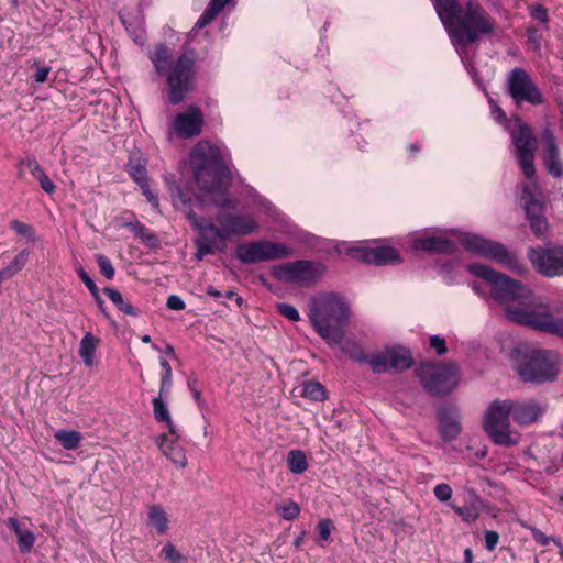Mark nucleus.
Segmentation results:
<instances>
[{
    "mask_svg": "<svg viewBox=\"0 0 563 563\" xmlns=\"http://www.w3.org/2000/svg\"><path fill=\"white\" fill-rule=\"evenodd\" d=\"M467 269L472 275L490 285L492 297L505 307L509 320L563 339V305L555 309V312L562 318H555L547 308H511L510 303L523 302L529 299L531 291L528 287L484 264H470Z\"/></svg>",
    "mask_w": 563,
    "mask_h": 563,
    "instance_id": "obj_1",
    "label": "nucleus"
},
{
    "mask_svg": "<svg viewBox=\"0 0 563 563\" xmlns=\"http://www.w3.org/2000/svg\"><path fill=\"white\" fill-rule=\"evenodd\" d=\"M169 194L175 207L188 209L186 219L199 232V235L194 240L196 247L195 258L197 261H202L205 256L213 255L218 252L224 253L230 236L249 235L258 228L255 219L250 216L233 214L224 211H220L216 217V221L220 225L218 227L210 220L198 217L195 213L190 208L191 197L184 188L173 185L169 187Z\"/></svg>",
    "mask_w": 563,
    "mask_h": 563,
    "instance_id": "obj_2",
    "label": "nucleus"
},
{
    "mask_svg": "<svg viewBox=\"0 0 563 563\" xmlns=\"http://www.w3.org/2000/svg\"><path fill=\"white\" fill-rule=\"evenodd\" d=\"M189 164L200 191L197 199L201 205L232 209L236 207L228 195L225 184L231 180V172L224 164L218 146L208 142L198 143L190 153Z\"/></svg>",
    "mask_w": 563,
    "mask_h": 563,
    "instance_id": "obj_3",
    "label": "nucleus"
},
{
    "mask_svg": "<svg viewBox=\"0 0 563 563\" xmlns=\"http://www.w3.org/2000/svg\"><path fill=\"white\" fill-rule=\"evenodd\" d=\"M148 57L156 74L166 79L169 103L180 104L196 86L195 52L186 51L173 60L172 49L165 43H161L148 54Z\"/></svg>",
    "mask_w": 563,
    "mask_h": 563,
    "instance_id": "obj_4",
    "label": "nucleus"
},
{
    "mask_svg": "<svg viewBox=\"0 0 563 563\" xmlns=\"http://www.w3.org/2000/svg\"><path fill=\"white\" fill-rule=\"evenodd\" d=\"M351 317L347 300L340 294L329 292L312 300L309 319L310 322L328 345L336 346L343 343L345 327Z\"/></svg>",
    "mask_w": 563,
    "mask_h": 563,
    "instance_id": "obj_5",
    "label": "nucleus"
},
{
    "mask_svg": "<svg viewBox=\"0 0 563 563\" xmlns=\"http://www.w3.org/2000/svg\"><path fill=\"white\" fill-rule=\"evenodd\" d=\"M495 29V21L487 11L479 3L468 0L448 33L465 64L464 55L467 54L468 46L476 43L482 35H492Z\"/></svg>",
    "mask_w": 563,
    "mask_h": 563,
    "instance_id": "obj_6",
    "label": "nucleus"
},
{
    "mask_svg": "<svg viewBox=\"0 0 563 563\" xmlns=\"http://www.w3.org/2000/svg\"><path fill=\"white\" fill-rule=\"evenodd\" d=\"M461 243L466 251L490 258L519 276H526L529 273V268L518 255L515 252H510L500 242L488 240L477 234H466L461 240Z\"/></svg>",
    "mask_w": 563,
    "mask_h": 563,
    "instance_id": "obj_7",
    "label": "nucleus"
},
{
    "mask_svg": "<svg viewBox=\"0 0 563 563\" xmlns=\"http://www.w3.org/2000/svg\"><path fill=\"white\" fill-rule=\"evenodd\" d=\"M416 373L424 390L431 396L450 394L460 379L455 364L422 363Z\"/></svg>",
    "mask_w": 563,
    "mask_h": 563,
    "instance_id": "obj_8",
    "label": "nucleus"
},
{
    "mask_svg": "<svg viewBox=\"0 0 563 563\" xmlns=\"http://www.w3.org/2000/svg\"><path fill=\"white\" fill-rule=\"evenodd\" d=\"M559 367L547 350H531L527 352L517 365V373L526 383L544 384L554 382L559 375Z\"/></svg>",
    "mask_w": 563,
    "mask_h": 563,
    "instance_id": "obj_9",
    "label": "nucleus"
},
{
    "mask_svg": "<svg viewBox=\"0 0 563 563\" xmlns=\"http://www.w3.org/2000/svg\"><path fill=\"white\" fill-rule=\"evenodd\" d=\"M511 408V400H495L486 413L484 430L497 445L511 446L517 443L509 432Z\"/></svg>",
    "mask_w": 563,
    "mask_h": 563,
    "instance_id": "obj_10",
    "label": "nucleus"
},
{
    "mask_svg": "<svg viewBox=\"0 0 563 563\" xmlns=\"http://www.w3.org/2000/svg\"><path fill=\"white\" fill-rule=\"evenodd\" d=\"M292 253V250L284 243L257 240L239 244L233 256L243 264H255L287 258Z\"/></svg>",
    "mask_w": 563,
    "mask_h": 563,
    "instance_id": "obj_11",
    "label": "nucleus"
},
{
    "mask_svg": "<svg viewBox=\"0 0 563 563\" xmlns=\"http://www.w3.org/2000/svg\"><path fill=\"white\" fill-rule=\"evenodd\" d=\"M506 89L517 106L525 102L541 106L544 102L542 92L525 68L516 67L509 71Z\"/></svg>",
    "mask_w": 563,
    "mask_h": 563,
    "instance_id": "obj_12",
    "label": "nucleus"
},
{
    "mask_svg": "<svg viewBox=\"0 0 563 563\" xmlns=\"http://www.w3.org/2000/svg\"><path fill=\"white\" fill-rule=\"evenodd\" d=\"M511 141L523 175L528 179H532L536 176L537 137L527 123H520L518 129L511 133Z\"/></svg>",
    "mask_w": 563,
    "mask_h": 563,
    "instance_id": "obj_13",
    "label": "nucleus"
},
{
    "mask_svg": "<svg viewBox=\"0 0 563 563\" xmlns=\"http://www.w3.org/2000/svg\"><path fill=\"white\" fill-rule=\"evenodd\" d=\"M528 258L540 275L548 278L563 276V246L551 244L531 247Z\"/></svg>",
    "mask_w": 563,
    "mask_h": 563,
    "instance_id": "obj_14",
    "label": "nucleus"
},
{
    "mask_svg": "<svg viewBox=\"0 0 563 563\" xmlns=\"http://www.w3.org/2000/svg\"><path fill=\"white\" fill-rule=\"evenodd\" d=\"M347 253L352 257L363 263L374 264L377 266L401 263V256L399 252L395 247L387 245H380L376 247L358 245L350 247Z\"/></svg>",
    "mask_w": 563,
    "mask_h": 563,
    "instance_id": "obj_15",
    "label": "nucleus"
},
{
    "mask_svg": "<svg viewBox=\"0 0 563 563\" xmlns=\"http://www.w3.org/2000/svg\"><path fill=\"white\" fill-rule=\"evenodd\" d=\"M541 140L543 142L542 164L545 170L555 179L563 178V161L553 131L550 128H543Z\"/></svg>",
    "mask_w": 563,
    "mask_h": 563,
    "instance_id": "obj_16",
    "label": "nucleus"
},
{
    "mask_svg": "<svg viewBox=\"0 0 563 563\" xmlns=\"http://www.w3.org/2000/svg\"><path fill=\"white\" fill-rule=\"evenodd\" d=\"M203 125V114L197 107H188L186 112H180L175 117L174 130L176 134L184 139H190L201 133Z\"/></svg>",
    "mask_w": 563,
    "mask_h": 563,
    "instance_id": "obj_17",
    "label": "nucleus"
},
{
    "mask_svg": "<svg viewBox=\"0 0 563 563\" xmlns=\"http://www.w3.org/2000/svg\"><path fill=\"white\" fill-rule=\"evenodd\" d=\"M292 283L301 285H313L324 274L325 266L320 262L308 260L294 261Z\"/></svg>",
    "mask_w": 563,
    "mask_h": 563,
    "instance_id": "obj_18",
    "label": "nucleus"
},
{
    "mask_svg": "<svg viewBox=\"0 0 563 563\" xmlns=\"http://www.w3.org/2000/svg\"><path fill=\"white\" fill-rule=\"evenodd\" d=\"M511 418L521 426L533 423L542 415L543 409L534 400L511 401Z\"/></svg>",
    "mask_w": 563,
    "mask_h": 563,
    "instance_id": "obj_19",
    "label": "nucleus"
},
{
    "mask_svg": "<svg viewBox=\"0 0 563 563\" xmlns=\"http://www.w3.org/2000/svg\"><path fill=\"white\" fill-rule=\"evenodd\" d=\"M415 250L435 254H453L456 250L454 242L441 236H424L413 241Z\"/></svg>",
    "mask_w": 563,
    "mask_h": 563,
    "instance_id": "obj_20",
    "label": "nucleus"
},
{
    "mask_svg": "<svg viewBox=\"0 0 563 563\" xmlns=\"http://www.w3.org/2000/svg\"><path fill=\"white\" fill-rule=\"evenodd\" d=\"M439 430L443 441L450 442L459 437L462 427L452 409L443 407L438 412Z\"/></svg>",
    "mask_w": 563,
    "mask_h": 563,
    "instance_id": "obj_21",
    "label": "nucleus"
},
{
    "mask_svg": "<svg viewBox=\"0 0 563 563\" xmlns=\"http://www.w3.org/2000/svg\"><path fill=\"white\" fill-rule=\"evenodd\" d=\"M432 3L446 31L464 9V4L460 3L459 0H432Z\"/></svg>",
    "mask_w": 563,
    "mask_h": 563,
    "instance_id": "obj_22",
    "label": "nucleus"
},
{
    "mask_svg": "<svg viewBox=\"0 0 563 563\" xmlns=\"http://www.w3.org/2000/svg\"><path fill=\"white\" fill-rule=\"evenodd\" d=\"M385 352L388 363V373H400L410 368L413 364L410 352L404 347H388Z\"/></svg>",
    "mask_w": 563,
    "mask_h": 563,
    "instance_id": "obj_23",
    "label": "nucleus"
},
{
    "mask_svg": "<svg viewBox=\"0 0 563 563\" xmlns=\"http://www.w3.org/2000/svg\"><path fill=\"white\" fill-rule=\"evenodd\" d=\"M157 445L162 453L169 459L174 464L184 468L187 465V457L183 448L173 439H168L167 435L162 434L157 440Z\"/></svg>",
    "mask_w": 563,
    "mask_h": 563,
    "instance_id": "obj_24",
    "label": "nucleus"
},
{
    "mask_svg": "<svg viewBox=\"0 0 563 563\" xmlns=\"http://www.w3.org/2000/svg\"><path fill=\"white\" fill-rule=\"evenodd\" d=\"M7 527L16 534L20 552L23 554L30 553L35 542L34 533L30 530L22 529L19 520L15 518H9L7 520Z\"/></svg>",
    "mask_w": 563,
    "mask_h": 563,
    "instance_id": "obj_25",
    "label": "nucleus"
},
{
    "mask_svg": "<svg viewBox=\"0 0 563 563\" xmlns=\"http://www.w3.org/2000/svg\"><path fill=\"white\" fill-rule=\"evenodd\" d=\"M148 521L155 528L158 534H164L168 530V516L161 505L153 504L148 506Z\"/></svg>",
    "mask_w": 563,
    "mask_h": 563,
    "instance_id": "obj_26",
    "label": "nucleus"
},
{
    "mask_svg": "<svg viewBox=\"0 0 563 563\" xmlns=\"http://www.w3.org/2000/svg\"><path fill=\"white\" fill-rule=\"evenodd\" d=\"M103 292L109 297L112 303L120 310L122 313L137 317L140 310L133 307L129 301L124 300L123 296L114 288L106 287L103 288Z\"/></svg>",
    "mask_w": 563,
    "mask_h": 563,
    "instance_id": "obj_27",
    "label": "nucleus"
},
{
    "mask_svg": "<svg viewBox=\"0 0 563 563\" xmlns=\"http://www.w3.org/2000/svg\"><path fill=\"white\" fill-rule=\"evenodd\" d=\"M97 342L91 332H86L79 343V355L87 366L93 365Z\"/></svg>",
    "mask_w": 563,
    "mask_h": 563,
    "instance_id": "obj_28",
    "label": "nucleus"
},
{
    "mask_svg": "<svg viewBox=\"0 0 563 563\" xmlns=\"http://www.w3.org/2000/svg\"><path fill=\"white\" fill-rule=\"evenodd\" d=\"M54 438L65 450H76L81 442V433L76 430L59 429L54 433Z\"/></svg>",
    "mask_w": 563,
    "mask_h": 563,
    "instance_id": "obj_29",
    "label": "nucleus"
},
{
    "mask_svg": "<svg viewBox=\"0 0 563 563\" xmlns=\"http://www.w3.org/2000/svg\"><path fill=\"white\" fill-rule=\"evenodd\" d=\"M289 471L299 475L308 470L307 456L301 450H290L286 457Z\"/></svg>",
    "mask_w": 563,
    "mask_h": 563,
    "instance_id": "obj_30",
    "label": "nucleus"
},
{
    "mask_svg": "<svg viewBox=\"0 0 563 563\" xmlns=\"http://www.w3.org/2000/svg\"><path fill=\"white\" fill-rule=\"evenodd\" d=\"M301 396L312 401H323L327 399L325 387L319 382H305L301 386Z\"/></svg>",
    "mask_w": 563,
    "mask_h": 563,
    "instance_id": "obj_31",
    "label": "nucleus"
},
{
    "mask_svg": "<svg viewBox=\"0 0 563 563\" xmlns=\"http://www.w3.org/2000/svg\"><path fill=\"white\" fill-rule=\"evenodd\" d=\"M126 170L137 185L148 181L146 165L141 158H130Z\"/></svg>",
    "mask_w": 563,
    "mask_h": 563,
    "instance_id": "obj_32",
    "label": "nucleus"
},
{
    "mask_svg": "<svg viewBox=\"0 0 563 563\" xmlns=\"http://www.w3.org/2000/svg\"><path fill=\"white\" fill-rule=\"evenodd\" d=\"M124 227L130 228L140 240L148 246L156 243V235L140 221L126 222Z\"/></svg>",
    "mask_w": 563,
    "mask_h": 563,
    "instance_id": "obj_33",
    "label": "nucleus"
},
{
    "mask_svg": "<svg viewBox=\"0 0 563 563\" xmlns=\"http://www.w3.org/2000/svg\"><path fill=\"white\" fill-rule=\"evenodd\" d=\"M386 352H377L369 355V357H363L362 361H366L375 374L388 373V363L386 360Z\"/></svg>",
    "mask_w": 563,
    "mask_h": 563,
    "instance_id": "obj_34",
    "label": "nucleus"
},
{
    "mask_svg": "<svg viewBox=\"0 0 563 563\" xmlns=\"http://www.w3.org/2000/svg\"><path fill=\"white\" fill-rule=\"evenodd\" d=\"M275 511L285 520H295L300 514V506L294 500H289L285 505H277Z\"/></svg>",
    "mask_w": 563,
    "mask_h": 563,
    "instance_id": "obj_35",
    "label": "nucleus"
},
{
    "mask_svg": "<svg viewBox=\"0 0 563 563\" xmlns=\"http://www.w3.org/2000/svg\"><path fill=\"white\" fill-rule=\"evenodd\" d=\"M166 394L161 396V394H159L158 397H155L152 400L153 415H154L155 420L158 422H169V418H170L169 410H168L166 404L163 401V397Z\"/></svg>",
    "mask_w": 563,
    "mask_h": 563,
    "instance_id": "obj_36",
    "label": "nucleus"
},
{
    "mask_svg": "<svg viewBox=\"0 0 563 563\" xmlns=\"http://www.w3.org/2000/svg\"><path fill=\"white\" fill-rule=\"evenodd\" d=\"M294 262H287L284 264H279L274 266L272 269V275L274 278L278 280H283L286 283H292V274H294Z\"/></svg>",
    "mask_w": 563,
    "mask_h": 563,
    "instance_id": "obj_37",
    "label": "nucleus"
},
{
    "mask_svg": "<svg viewBox=\"0 0 563 563\" xmlns=\"http://www.w3.org/2000/svg\"><path fill=\"white\" fill-rule=\"evenodd\" d=\"M30 252L27 250H22L16 254V256L13 258V261L4 267L7 271H9L10 275L13 277L19 272H21L24 266L26 265L29 261Z\"/></svg>",
    "mask_w": 563,
    "mask_h": 563,
    "instance_id": "obj_38",
    "label": "nucleus"
},
{
    "mask_svg": "<svg viewBox=\"0 0 563 563\" xmlns=\"http://www.w3.org/2000/svg\"><path fill=\"white\" fill-rule=\"evenodd\" d=\"M159 365L162 367V376H161V396L164 394H167L169 391V388L172 386V366L165 358L159 360Z\"/></svg>",
    "mask_w": 563,
    "mask_h": 563,
    "instance_id": "obj_39",
    "label": "nucleus"
},
{
    "mask_svg": "<svg viewBox=\"0 0 563 563\" xmlns=\"http://www.w3.org/2000/svg\"><path fill=\"white\" fill-rule=\"evenodd\" d=\"M465 506L470 507L472 510L477 511L478 514H481L485 507L484 499L476 493L474 488L465 489Z\"/></svg>",
    "mask_w": 563,
    "mask_h": 563,
    "instance_id": "obj_40",
    "label": "nucleus"
},
{
    "mask_svg": "<svg viewBox=\"0 0 563 563\" xmlns=\"http://www.w3.org/2000/svg\"><path fill=\"white\" fill-rule=\"evenodd\" d=\"M96 262L99 266L100 273L109 280H112L115 275V269L112 265V262L110 258H108L103 254H96L95 255Z\"/></svg>",
    "mask_w": 563,
    "mask_h": 563,
    "instance_id": "obj_41",
    "label": "nucleus"
},
{
    "mask_svg": "<svg viewBox=\"0 0 563 563\" xmlns=\"http://www.w3.org/2000/svg\"><path fill=\"white\" fill-rule=\"evenodd\" d=\"M10 228L16 234L26 238L29 241H35V231L32 225L21 222L19 220H12L10 222Z\"/></svg>",
    "mask_w": 563,
    "mask_h": 563,
    "instance_id": "obj_42",
    "label": "nucleus"
},
{
    "mask_svg": "<svg viewBox=\"0 0 563 563\" xmlns=\"http://www.w3.org/2000/svg\"><path fill=\"white\" fill-rule=\"evenodd\" d=\"M450 507L466 523H474L479 517V514L477 511L472 510L467 506L461 507V506H456L454 504H450Z\"/></svg>",
    "mask_w": 563,
    "mask_h": 563,
    "instance_id": "obj_43",
    "label": "nucleus"
},
{
    "mask_svg": "<svg viewBox=\"0 0 563 563\" xmlns=\"http://www.w3.org/2000/svg\"><path fill=\"white\" fill-rule=\"evenodd\" d=\"M161 555L169 563H184L185 561V556L170 542L163 547Z\"/></svg>",
    "mask_w": 563,
    "mask_h": 563,
    "instance_id": "obj_44",
    "label": "nucleus"
},
{
    "mask_svg": "<svg viewBox=\"0 0 563 563\" xmlns=\"http://www.w3.org/2000/svg\"><path fill=\"white\" fill-rule=\"evenodd\" d=\"M276 310L290 321L297 322L300 320L299 311L290 303L279 302L276 305Z\"/></svg>",
    "mask_w": 563,
    "mask_h": 563,
    "instance_id": "obj_45",
    "label": "nucleus"
},
{
    "mask_svg": "<svg viewBox=\"0 0 563 563\" xmlns=\"http://www.w3.org/2000/svg\"><path fill=\"white\" fill-rule=\"evenodd\" d=\"M525 210L527 218L529 220L543 216V206L539 201H537L534 198H530L528 201H526Z\"/></svg>",
    "mask_w": 563,
    "mask_h": 563,
    "instance_id": "obj_46",
    "label": "nucleus"
},
{
    "mask_svg": "<svg viewBox=\"0 0 563 563\" xmlns=\"http://www.w3.org/2000/svg\"><path fill=\"white\" fill-rule=\"evenodd\" d=\"M77 275L80 278V280L85 284V286L88 288L92 297H97L99 294V288L92 280V278L89 276V274L84 269V267L79 266L77 269Z\"/></svg>",
    "mask_w": 563,
    "mask_h": 563,
    "instance_id": "obj_47",
    "label": "nucleus"
},
{
    "mask_svg": "<svg viewBox=\"0 0 563 563\" xmlns=\"http://www.w3.org/2000/svg\"><path fill=\"white\" fill-rule=\"evenodd\" d=\"M529 224L538 238H541L548 230V221L544 216L536 217L529 220Z\"/></svg>",
    "mask_w": 563,
    "mask_h": 563,
    "instance_id": "obj_48",
    "label": "nucleus"
},
{
    "mask_svg": "<svg viewBox=\"0 0 563 563\" xmlns=\"http://www.w3.org/2000/svg\"><path fill=\"white\" fill-rule=\"evenodd\" d=\"M333 522L330 519H322L318 522V541H328L330 539Z\"/></svg>",
    "mask_w": 563,
    "mask_h": 563,
    "instance_id": "obj_49",
    "label": "nucleus"
},
{
    "mask_svg": "<svg viewBox=\"0 0 563 563\" xmlns=\"http://www.w3.org/2000/svg\"><path fill=\"white\" fill-rule=\"evenodd\" d=\"M433 494L438 500L445 503L449 501L452 497V488L450 485L441 483L435 485L433 488Z\"/></svg>",
    "mask_w": 563,
    "mask_h": 563,
    "instance_id": "obj_50",
    "label": "nucleus"
},
{
    "mask_svg": "<svg viewBox=\"0 0 563 563\" xmlns=\"http://www.w3.org/2000/svg\"><path fill=\"white\" fill-rule=\"evenodd\" d=\"M187 384H188V388L191 391L192 397H194L196 404L198 405V407L203 408L205 400L202 398L201 391L198 389V379H197V377L190 376L188 378Z\"/></svg>",
    "mask_w": 563,
    "mask_h": 563,
    "instance_id": "obj_51",
    "label": "nucleus"
},
{
    "mask_svg": "<svg viewBox=\"0 0 563 563\" xmlns=\"http://www.w3.org/2000/svg\"><path fill=\"white\" fill-rule=\"evenodd\" d=\"M24 163L26 164V168L37 180L46 174L34 156H27L24 158Z\"/></svg>",
    "mask_w": 563,
    "mask_h": 563,
    "instance_id": "obj_52",
    "label": "nucleus"
},
{
    "mask_svg": "<svg viewBox=\"0 0 563 563\" xmlns=\"http://www.w3.org/2000/svg\"><path fill=\"white\" fill-rule=\"evenodd\" d=\"M430 347L435 350L439 356H442L448 352L445 339L438 334L430 336Z\"/></svg>",
    "mask_w": 563,
    "mask_h": 563,
    "instance_id": "obj_53",
    "label": "nucleus"
},
{
    "mask_svg": "<svg viewBox=\"0 0 563 563\" xmlns=\"http://www.w3.org/2000/svg\"><path fill=\"white\" fill-rule=\"evenodd\" d=\"M530 15L539 21L540 23L545 24L549 21L548 10L541 4H533L529 9Z\"/></svg>",
    "mask_w": 563,
    "mask_h": 563,
    "instance_id": "obj_54",
    "label": "nucleus"
},
{
    "mask_svg": "<svg viewBox=\"0 0 563 563\" xmlns=\"http://www.w3.org/2000/svg\"><path fill=\"white\" fill-rule=\"evenodd\" d=\"M33 66L36 67V70L33 75L34 82L43 84L47 80L48 74L51 73L49 66H40L38 62L35 60Z\"/></svg>",
    "mask_w": 563,
    "mask_h": 563,
    "instance_id": "obj_55",
    "label": "nucleus"
},
{
    "mask_svg": "<svg viewBox=\"0 0 563 563\" xmlns=\"http://www.w3.org/2000/svg\"><path fill=\"white\" fill-rule=\"evenodd\" d=\"M139 186L141 188L142 194L145 196L146 200L148 201V203H151L153 208L157 209L158 205H159L158 198L151 190L148 181L143 183V184L139 185Z\"/></svg>",
    "mask_w": 563,
    "mask_h": 563,
    "instance_id": "obj_56",
    "label": "nucleus"
},
{
    "mask_svg": "<svg viewBox=\"0 0 563 563\" xmlns=\"http://www.w3.org/2000/svg\"><path fill=\"white\" fill-rule=\"evenodd\" d=\"M342 350H343V352H344V353L349 354V355H350V357H351L352 360H354V361H356V362H360V363H366V361H362V360H360V358H362V356H363V357H369V355H366V354H365V353H364V352H363V351H362L357 345H355V344H353V345L351 346V349H350V347H347V346H343V347H342Z\"/></svg>",
    "mask_w": 563,
    "mask_h": 563,
    "instance_id": "obj_57",
    "label": "nucleus"
},
{
    "mask_svg": "<svg viewBox=\"0 0 563 563\" xmlns=\"http://www.w3.org/2000/svg\"><path fill=\"white\" fill-rule=\"evenodd\" d=\"M218 14H216L213 11L210 10V8L207 7V9L203 11V13L199 16L198 21L195 24V29H203L206 25H208Z\"/></svg>",
    "mask_w": 563,
    "mask_h": 563,
    "instance_id": "obj_58",
    "label": "nucleus"
},
{
    "mask_svg": "<svg viewBox=\"0 0 563 563\" xmlns=\"http://www.w3.org/2000/svg\"><path fill=\"white\" fill-rule=\"evenodd\" d=\"M166 307L170 310H184L186 305L185 301L177 295H170L167 297Z\"/></svg>",
    "mask_w": 563,
    "mask_h": 563,
    "instance_id": "obj_59",
    "label": "nucleus"
},
{
    "mask_svg": "<svg viewBox=\"0 0 563 563\" xmlns=\"http://www.w3.org/2000/svg\"><path fill=\"white\" fill-rule=\"evenodd\" d=\"M484 537H485V548L488 551H493L499 541V534L496 531L486 530L484 533Z\"/></svg>",
    "mask_w": 563,
    "mask_h": 563,
    "instance_id": "obj_60",
    "label": "nucleus"
},
{
    "mask_svg": "<svg viewBox=\"0 0 563 563\" xmlns=\"http://www.w3.org/2000/svg\"><path fill=\"white\" fill-rule=\"evenodd\" d=\"M532 536H533V539L537 543H539L540 545H548L551 538L550 537H547L542 531L538 530V529H533L532 530ZM552 540L558 544L560 545V541H556L554 538H552Z\"/></svg>",
    "mask_w": 563,
    "mask_h": 563,
    "instance_id": "obj_61",
    "label": "nucleus"
},
{
    "mask_svg": "<svg viewBox=\"0 0 563 563\" xmlns=\"http://www.w3.org/2000/svg\"><path fill=\"white\" fill-rule=\"evenodd\" d=\"M41 188L47 192L53 194L56 189L55 184L51 180V178L45 174L38 179Z\"/></svg>",
    "mask_w": 563,
    "mask_h": 563,
    "instance_id": "obj_62",
    "label": "nucleus"
},
{
    "mask_svg": "<svg viewBox=\"0 0 563 563\" xmlns=\"http://www.w3.org/2000/svg\"><path fill=\"white\" fill-rule=\"evenodd\" d=\"M231 0H210L208 8L219 14Z\"/></svg>",
    "mask_w": 563,
    "mask_h": 563,
    "instance_id": "obj_63",
    "label": "nucleus"
},
{
    "mask_svg": "<svg viewBox=\"0 0 563 563\" xmlns=\"http://www.w3.org/2000/svg\"><path fill=\"white\" fill-rule=\"evenodd\" d=\"M97 306H98V309L99 311L106 317V318H109V313L106 309V303L103 301V299L100 297V294L97 295V297H93Z\"/></svg>",
    "mask_w": 563,
    "mask_h": 563,
    "instance_id": "obj_64",
    "label": "nucleus"
}]
</instances>
